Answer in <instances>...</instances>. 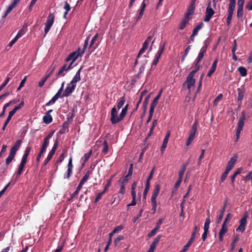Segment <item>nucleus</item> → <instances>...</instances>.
Masks as SVG:
<instances>
[{
	"mask_svg": "<svg viewBox=\"0 0 252 252\" xmlns=\"http://www.w3.org/2000/svg\"><path fill=\"white\" fill-rule=\"evenodd\" d=\"M198 126V122L197 120H195L194 123L193 124L191 128L190 131L189 136L187 139L186 142V145L189 146L194 139L195 136V134L197 131Z\"/></svg>",
	"mask_w": 252,
	"mask_h": 252,
	"instance_id": "obj_1",
	"label": "nucleus"
},
{
	"mask_svg": "<svg viewBox=\"0 0 252 252\" xmlns=\"http://www.w3.org/2000/svg\"><path fill=\"white\" fill-rule=\"evenodd\" d=\"M103 148L102 150V153L104 155H106L108 151V145L106 140H104L103 143Z\"/></svg>",
	"mask_w": 252,
	"mask_h": 252,
	"instance_id": "obj_31",
	"label": "nucleus"
},
{
	"mask_svg": "<svg viewBox=\"0 0 252 252\" xmlns=\"http://www.w3.org/2000/svg\"><path fill=\"white\" fill-rule=\"evenodd\" d=\"M15 155H16L14 153L10 152L8 157L5 159L6 165H9L11 162L12 160L14 158Z\"/></svg>",
	"mask_w": 252,
	"mask_h": 252,
	"instance_id": "obj_23",
	"label": "nucleus"
},
{
	"mask_svg": "<svg viewBox=\"0 0 252 252\" xmlns=\"http://www.w3.org/2000/svg\"><path fill=\"white\" fill-rule=\"evenodd\" d=\"M24 167H25L24 165H22L21 164L19 165V168L18 169V171H17V173L16 174V177L17 178H18L22 174V173H23V172L24 170Z\"/></svg>",
	"mask_w": 252,
	"mask_h": 252,
	"instance_id": "obj_41",
	"label": "nucleus"
},
{
	"mask_svg": "<svg viewBox=\"0 0 252 252\" xmlns=\"http://www.w3.org/2000/svg\"><path fill=\"white\" fill-rule=\"evenodd\" d=\"M245 179L246 180H252V171H250L248 173L247 175L246 176Z\"/></svg>",
	"mask_w": 252,
	"mask_h": 252,
	"instance_id": "obj_64",
	"label": "nucleus"
},
{
	"mask_svg": "<svg viewBox=\"0 0 252 252\" xmlns=\"http://www.w3.org/2000/svg\"><path fill=\"white\" fill-rule=\"evenodd\" d=\"M127 112L125 110H124L122 109V111H121V112L120 114V118H121V120L122 121L124 118L125 117L126 113H127Z\"/></svg>",
	"mask_w": 252,
	"mask_h": 252,
	"instance_id": "obj_60",
	"label": "nucleus"
},
{
	"mask_svg": "<svg viewBox=\"0 0 252 252\" xmlns=\"http://www.w3.org/2000/svg\"><path fill=\"white\" fill-rule=\"evenodd\" d=\"M136 186H137V183L135 182H133L132 183V184L131 185V195L136 194L135 189L136 188Z\"/></svg>",
	"mask_w": 252,
	"mask_h": 252,
	"instance_id": "obj_48",
	"label": "nucleus"
},
{
	"mask_svg": "<svg viewBox=\"0 0 252 252\" xmlns=\"http://www.w3.org/2000/svg\"><path fill=\"white\" fill-rule=\"evenodd\" d=\"M211 2L209 1L206 8L204 21L205 22H209L213 15L215 14L214 10L212 9L211 5Z\"/></svg>",
	"mask_w": 252,
	"mask_h": 252,
	"instance_id": "obj_6",
	"label": "nucleus"
},
{
	"mask_svg": "<svg viewBox=\"0 0 252 252\" xmlns=\"http://www.w3.org/2000/svg\"><path fill=\"white\" fill-rule=\"evenodd\" d=\"M24 105V102L22 100L21 103L16 106H15L14 108L13 109L15 112H16L17 111L22 108Z\"/></svg>",
	"mask_w": 252,
	"mask_h": 252,
	"instance_id": "obj_53",
	"label": "nucleus"
},
{
	"mask_svg": "<svg viewBox=\"0 0 252 252\" xmlns=\"http://www.w3.org/2000/svg\"><path fill=\"white\" fill-rule=\"evenodd\" d=\"M232 215L230 213H228L226 217L225 218L223 223H225L226 224V223L228 222V221L230 220L232 218Z\"/></svg>",
	"mask_w": 252,
	"mask_h": 252,
	"instance_id": "obj_61",
	"label": "nucleus"
},
{
	"mask_svg": "<svg viewBox=\"0 0 252 252\" xmlns=\"http://www.w3.org/2000/svg\"><path fill=\"white\" fill-rule=\"evenodd\" d=\"M189 162L183 165L182 168L179 171V177L182 178L184 174V172L186 169L187 166L188 165Z\"/></svg>",
	"mask_w": 252,
	"mask_h": 252,
	"instance_id": "obj_24",
	"label": "nucleus"
},
{
	"mask_svg": "<svg viewBox=\"0 0 252 252\" xmlns=\"http://www.w3.org/2000/svg\"><path fill=\"white\" fill-rule=\"evenodd\" d=\"M160 189V185L158 184H156L155 188L153 191L151 199H157Z\"/></svg>",
	"mask_w": 252,
	"mask_h": 252,
	"instance_id": "obj_16",
	"label": "nucleus"
},
{
	"mask_svg": "<svg viewBox=\"0 0 252 252\" xmlns=\"http://www.w3.org/2000/svg\"><path fill=\"white\" fill-rule=\"evenodd\" d=\"M245 92H246V90L245 89L244 86H242L241 88L238 89L237 99L239 101H240L241 102L242 100H243V99L244 98Z\"/></svg>",
	"mask_w": 252,
	"mask_h": 252,
	"instance_id": "obj_17",
	"label": "nucleus"
},
{
	"mask_svg": "<svg viewBox=\"0 0 252 252\" xmlns=\"http://www.w3.org/2000/svg\"><path fill=\"white\" fill-rule=\"evenodd\" d=\"M124 239V237L122 235H120L118 237H117L114 241V243L115 246H117L118 244L120 242V241L123 240Z\"/></svg>",
	"mask_w": 252,
	"mask_h": 252,
	"instance_id": "obj_51",
	"label": "nucleus"
},
{
	"mask_svg": "<svg viewBox=\"0 0 252 252\" xmlns=\"http://www.w3.org/2000/svg\"><path fill=\"white\" fill-rule=\"evenodd\" d=\"M58 145V139H57L53 145V147H52V149L51 151L49 152L47 158L45 159L43 162V165L46 166L47 164L48 163V162L51 159L53 156L55 154V153L56 152V150L57 148Z\"/></svg>",
	"mask_w": 252,
	"mask_h": 252,
	"instance_id": "obj_8",
	"label": "nucleus"
},
{
	"mask_svg": "<svg viewBox=\"0 0 252 252\" xmlns=\"http://www.w3.org/2000/svg\"><path fill=\"white\" fill-rule=\"evenodd\" d=\"M151 200L152 205V211H153V214H154L156 213L157 209V199H151Z\"/></svg>",
	"mask_w": 252,
	"mask_h": 252,
	"instance_id": "obj_35",
	"label": "nucleus"
},
{
	"mask_svg": "<svg viewBox=\"0 0 252 252\" xmlns=\"http://www.w3.org/2000/svg\"><path fill=\"white\" fill-rule=\"evenodd\" d=\"M98 36V34H97V33L95 34L94 36V37L92 38V40L91 41V43H90V46H89V48H91L93 46L94 44V42L96 40Z\"/></svg>",
	"mask_w": 252,
	"mask_h": 252,
	"instance_id": "obj_49",
	"label": "nucleus"
},
{
	"mask_svg": "<svg viewBox=\"0 0 252 252\" xmlns=\"http://www.w3.org/2000/svg\"><path fill=\"white\" fill-rule=\"evenodd\" d=\"M159 229L156 226L155 228H154L150 232H149L148 234V236L149 237H152L153 236H154L157 232L159 230Z\"/></svg>",
	"mask_w": 252,
	"mask_h": 252,
	"instance_id": "obj_45",
	"label": "nucleus"
},
{
	"mask_svg": "<svg viewBox=\"0 0 252 252\" xmlns=\"http://www.w3.org/2000/svg\"><path fill=\"white\" fill-rule=\"evenodd\" d=\"M248 218L247 215L244 216L240 220V225L236 229V231H240L243 232L245 230V226L247 224V219Z\"/></svg>",
	"mask_w": 252,
	"mask_h": 252,
	"instance_id": "obj_12",
	"label": "nucleus"
},
{
	"mask_svg": "<svg viewBox=\"0 0 252 252\" xmlns=\"http://www.w3.org/2000/svg\"><path fill=\"white\" fill-rule=\"evenodd\" d=\"M76 87V85L71 84L70 82L68 83L61 97H63L69 96L75 90Z\"/></svg>",
	"mask_w": 252,
	"mask_h": 252,
	"instance_id": "obj_9",
	"label": "nucleus"
},
{
	"mask_svg": "<svg viewBox=\"0 0 252 252\" xmlns=\"http://www.w3.org/2000/svg\"><path fill=\"white\" fill-rule=\"evenodd\" d=\"M132 196V201L130 204H128V206H135L136 204V195L133 194Z\"/></svg>",
	"mask_w": 252,
	"mask_h": 252,
	"instance_id": "obj_57",
	"label": "nucleus"
},
{
	"mask_svg": "<svg viewBox=\"0 0 252 252\" xmlns=\"http://www.w3.org/2000/svg\"><path fill=\"white\" fill-rule=\"evenodd\" d=\"M150 97V95L146 96L143 102V111L144 112H145L147 110V106H148V104L149 103V100Z\"/></svg>",
	"mask_w": 252,
	"mask_h": 252,
	"instance_id": "obj_28",
	"label": "nucleus"
},
{
	"mask_svg": "<svg viewBox=\"0 0 252 252\" xmlns=\"http://www.w3.org/2000/svg\"><path fill=\"white\" fill-rule=\"evenodd\" d=\"M16 112H15L13 110H11L9 112L8 116L6 120V121L9 123L13 116L15 114Z\"/></svg>",
	"mask_w": 252,
	"mask_h": 252,
	"instance_id": "obj_54",
	"label": "nucleus"
},
{
	"mask_svg": "<svg viewBox=\"0 0 252 252\" xmlns=\"http://www.w3.org/2000/svg\"><path fill=\"white\" fill-rule=\"evenodd\" d=\"M63 9L65 10V11L67 12H69L71 9L70 4L67 1L64 2Z\"/></svg>",
	"mask_w": 252,
	"mask_h": 252,
	"instance_id": "obj_59",
	"label": "nucleus"
},
{
	"mask_svg": "<svg viewBox=\"0 0 252 252\" xmlns=\"http://www.w3.org/2000/svg\"><path fill=\"white\" fill-rule=\"evenodd\" d=\"M189 21L188 19H186L183 18L180 24L179 29L181 30H183L187 26V24H188Z\"/></svg>",
	"mask_w": 252,
	"mask_h": 252,
	"instance_id": "obj_27",
	"label": "nucleus"
},
{
	"mask_svg": "<svg viewBox=\"0 0 252 252\" xmlns=\"http://www.w3.org/2000/svg\"><path fill=\"white\" fill-rule=\"evenodd\" d=\"M80 48H78L76 51L69 54L65 59V61L66 62L69 61L74 62L79 57H82V55L80 53Z\"/></svg>",
	"mask_w": 252,
	"mask_h": 252,
	"instance_id": "obj_7",
	"label": "nucleus"
},
{
	"mask_svg": "<svg viewBox=\"0 0 252 252\" xmlns=\"http://www.w3.org/2000/svg\"><path fill=\"white\" fill-rule=\"evenodd\" d=\"M229 172V171H228L226 169L225 170L224 172L222 173L221 178H220L221 182H224V181L226 179V177H227V175H228Z\"/></svg>",
	"mask_w": 252,
	"mask_h": 252,
	"instance_id": "obj_44",
	"label": "nucleus"
},
{
	"mask_svg": "<svg viewBox=\"0 0 252 252\" xmlns=\"http://www.w3.org/2000/svg\"><path fill=\"white\" fill-rule=\"evenodd\" d=\"M27 76H25L23 79L21 81L19 87L17 88V91H19L21 90V89L24 86L25 82L27 80Z\"/></svg>",
	"mask_w": 252,
	"mask_h": 252,
	"instance_id": "obj_46",
	"label": "nucleus"
},
{
	"mask_svg": "<svg viewBox=\"0 0 252 252\" xmlns=\"http://www.w3.org/2000/svg\"><path fill=\"white\" fill-rule=\"evenodd\" d=\"M52 117L50 114L45 113L43 118V121L46 124H49L52 122Z\"/></svg>",
	"mask_w": 252,
	"mask_h": 252,
	"instance_id": "obj_21",
	"label": "nucleus"
},
{
	"mask_svg": "<svg viewBox=\"0 0 252 252\" xmlns=\"http://www.w3.org/2000/svg\"><path fill=\"white\" fill-rule=\"evenodd\" d=\"M170 131H168L167 132V133L166 134V135L163 139V143H162V146L160 148L161 152L162 154L164 153V152L167 147V144L168 139H169V138L170 136Z\"/></svg>",
	"mask_w": 252,
	"mask_h": 252,
	"instance_id": "obj_15",
	"label": "nucleus"
},
{
	"mask_svg": "<svg viewBox=\"0 0 252 252\" xmlns=\"http://www.w3.org/2000/svg\"><path fill=\"white\" fill-rule=\"evenodd\" d=\"M49 143V141L45 139H43V142L42 143L40 150L45 152L47 147H48Z\"/></svg>",
	"mask_w": 252,
	"mask_h": 252,
	"instance_id": "obj_34",
	"label": "nucleus"
},
{
	"mask_svg": "<svg viewBox=\"0 0 252 252\" xmlns=\"http://www.w3.org/2000/svg\"><path fill=\"white\" fill-rule=\"evenodd\" d=\"M131 176H128L127 174L124 178V179L122 181V179H120L118 182L119 184H121L123 185H126V184L127 183L130 177Z\"/></svg>",
	"mask_w": 252,
	"mask_h": 252,
	"instance_id": "obj_33",
	"label": "nucleus"
},
{
	"mask_svg": "<svg viewBox=\"0 0 252 252\" xmlns=\"http://www.w3.org/2000/svg\"><path fill=\"white\" fill-rule=\"evenodd\" d=\"M110 115L111 118L110 120L113 125H116L122 121L121 118H120V116H118V111L116 106L112 108Z\"/></svg>",
	"mask_w": 252,
	"mask_h": 252,
	"instance_id": "obj_4",
	"label": "nucleus"
},
{
	"mask_svg": "<svg viewBox=\"0 0 252 252\" xmlns=\"http://www.w3.org/2000/svg\"><path fill=\"white\" fill-rule=\"evenodd\" d=\"M243 16V7L238 6L237 16L238 18H241Z\"/></svg>",
	"mask_w": 252,
	"mask_h": 252,
	"instance_id": "obj_36",
	"label": "nucleus"
},
{
	"mask_svg": "<svg viewBox=\"0 0 252 252\" xmlns=\"http://www.w3.org/2000/svg\"><path fill=\"white\" fill-rule=\"evenodd\" d=\"M25 33V31L24 29H21L17 33V35L15 36V37L18 39L20 37H21Z\"/></svg>",
	"mask_w": 252,
	"mask_h": 252,
	"instance_id": "obj_50",
	"label": "nucleus"
},
{
	"mask_svg": "<svg viewBox=\"0 0 252 252\" xmlns=\"http://www.w3.org/2000/svg\"><path fill=\"white\" fill-rule=\"evenodd\" d=\"M195 6H192L189 5V6L188 8L187 11L188 12H190L191 14H193L194 12Z\"/></svg>",
	"mask_w": 252,
	"mask_h": 252,
	"instance_id": "obj_63",
	"label": "nucleus"
},
{
	"mask_svg": "<svg viewBox=\"0 0 252 252\" xmlns=\"http://www.w3.org/2000/svg\"><path fill=\"white\" fill-rule=\"evenodd\" d=\"M245 119V111H243L242 112L241 116L237 124V127L236 131V136H237V137H240L241 132L242 130L243 126H244Z\"/></svg>",
	"mask_w": 252,
	"mask_h": 252,
	"instance_id": "obj_3",
	"label": "nucleus"
},
{
	"mask_svg": "<svg viewBox=\"0 0 252 252\" xmlns=\"http://www.w3.org/2000/svg\"><path fill=\"white\" fill-rule=\"evenodd\" d=\"M238 158V156L235 155L230 158V159L228 161L233 164H235Z\"/></svg>",
	"mask_w": 252,
	"mask_h": 252,
	"instance_id": "obj_58",
	"label": "nucleus"
},
{
	"mask_svg": "<svg viewBox=\"0 0 252 252\" xmlns=\"http://www.w3.org/2000/svg\"><path fill=\"white\" fill-rule=\"evenodd\" d=\"M153 36V35H149L147 38V39H146V40L144 41V42L143 44L142 48L140 50L139 53L138 54V55L137 56V58H139L140 57V55L145 52V50L147 49V48L148 47V45H149L150 42L151 41V40H152Z\"/></svg>",
	"mask_w": 252,
	"mask_h": 252,
	"instance_id": "obj_11",
	"label": "nucleus"
},
{
	"mask_svg": "<svg viewBox=\"0 0 252 252\" xmlns=\"http://www.w3.org/2000/svg\"><path fill=\"white\" fill-rule=\"evenodd\" d=\"M235 6L236 3L229 2L228 8V15L226 20V23L228 26H229L231 24L232 16L235 9Z\"/></svg>",
	"mask_w": 252,
	"mask_h": 252,
	"instance_id": "obj_5",
	"label": "nucleus"
},
{
	"mask_svg": "<svg viewBox=\"0 0 252 252\" xmlns=\"http://www.w3.org/2000/svg\"><path fill=\"white\" fill-rule=\"evenodd\" d=\"M50 74L47 75L45 77L43 78L39 82H38V86L39 87H42L45 84V82L46 81L47 79L49 77Z\"/></svg>",
	"mask_w": 252,
	"mask_h": 252,
	"instance_id": "obj_38",
	"label": "nucleus"
},
{
	"mask_svg": "<svg viewBox=\"0 0 252 252\" xmlns=\"http://www.w3.org/2000/svg\"><path fill=\"white\" fill-rule=\"evenodd\" d=\"M22 143V140H18L16 141L15 143L14 144V145L11 147L10 149V152L12 153H14L16 155L17 151L19 149L21 144Z\"/></svg>",
	"mask_w": 252,
	"mask_h": 252,
	"instance_id": "obj_18",
	"label": "nucleus"
},
{
	"mask_svg": "<svg viewBox=\"0 0 252 252\" xmlns=\"http://www.w3.org/2000/svg\"><path fill=\"white\" fill-rule=\"evenodd\" d=\"M211 223V220L209 218L206 219L204 225V231H208L209 229V225Z\"/></svg>",
	"mask_w": 252,
	"mask_h": 252,
	"instance_id": "obj_32",
	"label": "nucleus"
},
{
	"mask_svg": "<svg viewBox=\"0 0 252 252\" xmlns=\"http://www.w3.org/2000/svg\"><path fill=\"white\" fill-rule=\"evenodd\" d=\"M14 5H13L12 4H10L9 6L8 7L7 9L5 11L4 14L2 16V18H5L7 15L12 10V9L15 7Z\"/></svg>",
	"mask_w": 252,
	"mask_h": 252,
	"instance_id": "obj_30",
	"label": "nucleus"
},
{
	"mask_svg": "<svg viewBox=\"0 0 252 252\" xmlns=\"http://www.w3.org/2000/svg\"><path fill=\"white\" fill-rule=\"evenodd\" d=\"M150 188V185L146 184V187H145V188L144 192H143V198L144 199H146L147 194L148 193V192Z\"/></svg>",
	"mask_w": 252,
	"mask_h": 252,
	"instance_id": "obj_43",
	"label": "nucleus"
},
{
	"mask_svg": "<svg viewBox=\"0 0 252 252\" xmlns=\"http://www.w3.org/2000/svg\"><path fill=\"white\" fill-rule=\"evenodd\" d=\"M83 68V67L81 66L78 70L76 73V74L73 77L72 80L70 82L71 84H74L76 85V83L77 82L81 80V77H80V73Z\"/></svg>",
	"mask_w": 252,
	"mask_h": 252,
	"instance_id": "obj_14",
	"label": "nucleus"
},
{
	"mask_svg": "<svg viewBox=\"0 0 252 252\" xmlns=\"http://www.w3.org/2000/svg\"><path fill=\"white\" fill-rule=\"evenodd\" d=\"M160 235H158L153 240V241L152 242V245L155 246H157V245L158 244V243L159 242V240H160Z\"/></svg>",
	"mask_w": 252,
	"mask_h": 252,
	"instance_id": "obj_55",
	"label": "nucleus"
},
{
	"mask_svg": "<svg viewBox=\"0 0 252 252\" xmlns=\"http://www.w3.org/2000/svg\"><path fill=\"white\" fill-rule=\"evenodd\" d=\"M72 169L73 168H67V173L64 175V179H69L73 173Z\"/></svg>",
	"mask_w": 252,
	"mask_h": 252,
	"instance_id": "obj_39",
	"label": "nucleus"
},
{
	"mask_svg": "<svg viewBox=\"0 0 252 252\" xmlns=\"http://www.w3.org/2000/svg\"><path fill=\"white\" fill-rule=\"evenodd\" d=\"M92 171H90V170H88L85 174L84 175V176L83 177V178H82V179L84 181H85V182H86L87 181V180L89 179V177H90V175L91 174H92Z\"/></svg>",
	"mask_w": 252,
	"mask_h": 252,
	"instance_id": "obj_47",
	"label": "nucleus"
},
{
	"mask_svg": "<svg viewBox=\"0 0 252 252\" xmlns=\"http://www.w3.org/2000/svg\"><path fill=\"white\" fill-rule=\"evenodd\" d=\"M227 229H228V228L226 226V224L225 223H222L221 228L220 230L219 233L224 235L225 233H226L227 232Z\"/></svg>",
	"mask_w": 252,
	"mask_h": 252,
	"instance_id": "obj_37",
	"label": "nucleus"
},
{
	"mask_svg": "<svg viewBox=\"0 0 252 252\" xmlns=\"http://www.w3.org/2000/svg\"><path fill=\"white\" fill-rule=\"evenodd\" d=\"M92 154V151H90L89 152L84 154L83 157L81 158V160L83 161L82 166H84L85 163L89 159Z\"/></svg>",
	"mask_w": 252,
	"mask_h": 252,
	"instance_id": "obj_20",
	"label": "nucleus"
},
{
	"mask_svg": "<svg viewBox=\"0 0 252 252\" xmlns=\"http://www.w3.org/2000/svg\"><path fill=\"white\" fill-rule=\"evenodd\" d=\"M55 20V16L53 13H49L48 16L47 17L46 21L45 23V27L44 28V32L45 35L47 34L49 30H50L51 27L52 26Z\"/></svg>",
	"mask_w": 252,
	"mask_h": 252,
	"instance_id": "obj_2",
	"label": "nucleus"
},
{
	"mask_svg": "<svg viewBox=\"0 0 252 252\" xmlns=\"http://www.w3.org/2000/svg\"><path fill=\"white\" fill-rule=\"evenodd\" d=\"M154 173V168L152 169V170L150 171V173L149 174V175L147 179L146 184L150 185V181L153 177V175Z\"/></svg>",
	"mask_w": 252,
	"mask_h": 252,
	"instance_id": "obj_40",
	"label": "nucleus"
},
{
	"mask_svg": "<svg viewBox=\"0 0 252 252\" xmlns=\"http://www.w3.org/2000/svg\"><path fill=\"white\" fill-rule=\"evenodd\" d=\"M195 80L193 77L188 76L186 81L184 83V85L186 84L187 88L190 92L191 90L193 89L195 86Z\"/></svg>",
	"mask_w": 252,
	"mask_h": 252,
	"instance_id": "obj_10",
	"label": "nucleus"
},
{
	"mask_svg": "<svg viewBox=\"0 0 252 252\" xmlns=\"http://www.w3.org/2000/svg\"><path fill=\"white\" fill-rule=\"evenodd\" d=\"M66 72L62 68H60L59 71L56 74L57 78L60 77H63L65 76Z\"/></svg>",
	"mask_w": 252,
	"mask_h": 252,
	"instance_id": "obj_42",
	"label": "nucleus"
},
{
	"mask_svg": "<svg viewBox=\"0 0 252 252\" xmlns=\"http://www.w3.org/2000/svg\"><path fill=\"white\" fill-rule=\"evenodd\" d=\"M203 23L200 22L197 26L194 28L192 31L193 35H196L198 34V31L203 27Z\"/></svg>",
	"mask_w": 252,
	"mask_h": 252,
	"instance_id": "obj_22",
	"label": "nucleus"
},
{
	"mask_svg": "<svg viewBox=\"0 0 252 252\" xmlns=\"http://www.w3.org/2000/svg\"><path fill=\"white\" fill-rule=\"evenodd\" d=\"M90 38V35H89L86 37V38L85 40L84 43L83 49L82 50H81V49L80 50V53L82 55V56L83 55L84 53H85V50H86V49L88 46Z\"/></svg>",
	"mask_w": 252,
	"mask_h": 252,
	"instance_id": "obj_19",
	"label": "nucleus"
},
{
	"mask_svg": "<svg viewBox=\"0 0 252 252\" xmlns=\"http://www.w3.org/2000/svg\"><path fill=\"white\" fill-rule=\"evenodd\" d=\"M182 181V178L179 177L178 180L176 181V182L174 185V187L172 189V193H174L179 188V187L180 186Z\"/></svg>",
	"mask_w": 252,
	"mask_h": 252,
	"instance_id": "obj_29",
	"label": "nucleus"
},
{
	"mask_svg": "<svg viewBox=\"0 0 252 252\" xmlns=\"http://www.w3.org/2000/svg\"><path fill=\"white\" fill-rule=\"evenodd\" d=\"M207 46L208 45L207 44H206L205 46H203L201 48L200 51L198 55V57H197L196 59L195 60V62H197V63H200V61L202 60V59L204 57V55L206 52Z\"/></svg>",
	"mask_w": 252,
	"mask_h": 252,
	"instance_id": "obj_13",
	"label": "nucleus"
},
{
	"mask_svg": "<svg viewBox=\"0 0 252 252\" xmlns=\"http://www.w3.org/2000/svg\"><path fill=\"white\" fill-rule=\"evenodd\" d=\"M24 105V102L22 100L21 103L16 106H15L14 108L13 109L15 112H16L17 111L22 108Z\"/></svg>",
	"mask_w": 252,
	"mask_h": 252,
	"instance_id": "obj_52",
	"label": "nucleus"
},
{
	"mask_svg": "<svg viewBox=\"0 0 252 252\" xmlns=\"http://www.w3.org/2000/svg\"><path fill=\"white\" fill-rule=\"evenodd\" d=\"M31 150V147L30 146H27L26 148V150L25 151L24 154L23 155V157H27L29 156L30 151Z\"/></svg>",
	"mask_w": 252,
	"mask_h": 252,
	"instance_id": "obj_56",
	"label": "nucleus"
},
{
	"mask_svg": "<svg viewBox=\"0 0 252 252\" xmlns=\"http://www.w3.org/2000/svg\"><path fill=\"white\" fill-rule=\"evenodd\" d=\"M238 70L241 76L245 77L247 74V70L246 68L243 66H240L238 68Z\"/></svg>",
	"mask_w": 252,
	"mask_h": 252,
	"instance_id": "obj_26",
	"label": "nucleus"
},
{
	"mask_svg": "<svg viewBox=\"0 0 252 252\" xmlns=\"http://www.w3.org/2000/svg\"><path fill=\"white\" fill-rule=\"evenodd\" d=\"M125 101L126 99L125 96H123L120 98V100L118 102L117 105L118 110H119L123 107V106L125 104Z\"/></svg>",
	"mask_w": 252,
	"mask_h": 252,
	"instance_id": "obj_25",
	"label": "nucleus"
},
{
	"mask_svg": "<svg viewBox=\"0 0 252 252\" xmlns=\"http://www.w3.org/2000/svg\"><path fill=\"white\" fill-rule=\"evenodd\" d=\"M124 228V227L122 225H119V226H116L114 229H113V232L114 233H117L118 232H119V231H121L122 230V229H123Z\"/></svg>",
	"mask_w": 252,
	"mask_h": 252,
	"instance_id": "obj_62",
	"label": "nucleus"
}]
</instances>
